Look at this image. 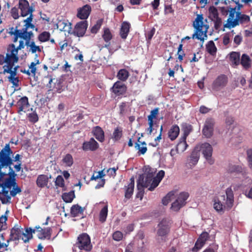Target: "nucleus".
Segmentation results:
<instances>
[{"label":"nucleus","mask_w":252,"mask_h":252,"mask_svg":"<svg viewBox=\"0 0 252 252\" xmlns=\"http://www.w3.org/2000/svg\"><path fill=\"white\" fill-rule=\"evenodd\" d=\"M24 48V45L23 42H21L17 48L13 44H12L8 47L5 56L0 54V65H3V70L0 72V74H9L7 76L8 80L12 84V87L15 88H18L19 86L20 80L17 74L19 66H14V64L18 62L19 60L18 50Z\"/></svg>","instance_id":"nucleus-1"},{"label":"nucleus","mask_w":252,"mask_h":252,"mask_svg":"<svg viewBox=\"0 0 252 252\" xmlns=\"http://www.w3.org/2000/svg\"><path fill=\"white\" fill-rule=\"evenodd\" d=\"M9 177L0 182L1 189L0 191V200L2 204L10 202L11 196H15L21 192V189L16 182L15 172L8 175Z\"/></svg>","instance_id":"nucleus-2"},{"label":"nucleus","mask_w":252,"mask_h":252,"mask_svg":"<svg viewBox=\"0 0 252 252\" xmlns=\"http://www.w3.org/2000/svg\"><path fill=\"white\" fill-rule=\"evenodd\" d=\"M226 197L224 194L218 195L213 199V207L219 213L222 214L226 210L230 209L233 205L234 195L232 189L228 188L225 190Z\"/></svg>","instance_id":"nucleus-3"},{"label":"nucleus","mask_w":252,"mask_h":252,"mask_svg":"<svg viewBox=\"0 0 252 252\" xmlns=\"http://www.w3.org/2000/svg\"><path fill=\"white\" fill-rule=\"evenodd\" d=\"M192 26L194 29V32L192 38L204 42L207 38V33L209 28L207 19L204 18L202 14H197Z\"/></svg>","instance_id":"nucleus-4"},{"label":"nucleus","mask_w":252,"mask_h":252,"mask_svg":"<svg viewBox=\"0 0 252 252\" xmlns=\"http://www.w3.org/2000/svg\"><path fill=\"white\" fill-rule=\"evenodd\" d=\"M250 22L249 16L236 11V7H234L230 11L226 23L224 24V28L230 29L239 25H248Z\"/></svg>","instance_id":"nucleus-5"},{"label":"nucleus","mask_w":252,"mask_h":252,"mask_svg":"<svg viewBox=\"0 0 252 252\" xmlns=\"http://www.w3.org/2000/svg\"><path fill=\"white\" fill-rule=\"evenodd\" d=\"M35 230L31 228H27L25 232L22 227L19 225H15L11 229L9 238L7 240V243L10 241L22 240L24 243H27L32 238V233H35Z\"/></svg>","instance_id":"nucleus-6"},{"label":"nucleus","mask_w":252,"mask_h":252,"mask_svg":"<svg viewBox=\"0 0 252 252\" xmlns=\"http://www.w3.org/2000/svg\"><path fill=\"white\" fill-rule=\"evenodd\" d=\"M154 178V174L152 172L145 173L139 176L137 184L138 190L137 196L143 194L144 188H148V189L151 191L154 190L151 189V187H152Z\"/></svg>","instance_id":"nucleus-7"},{"label":"nucleus","mask_w":252,"mask_h":252,"mask_svg":"<svg viewBox=\"0 0 252 252\" xmlns=\"http://www.w3.org/2000/svg\"><path fill=\"white\" fill-rule=\"evenodd\" d=\"M43 81L48 82L46 86L50 91L60 93L63 90V81L61 79L53 78L51 75H47L44 77Z\"/></svg>","instance_id":"nucleus-8"},{"label":"nucleus","mask_w":252,"mask_h":252,"mask_svg":"<svg viewBox=\"0 0 252 252\" xmlns=\"http://www.w3.org/2000/svg\"><path fill=\"white\" fill-rule=\"evenodd\" d=\"M169 222L166 219H163L158 224L157 231V239L159 243L166 241V236L169 232Z\"/></svg>","instance_id":"nucleus-9"},{"label":"nucleus","mask_w":252,"mask_h":252,"mask_svg":"<svg viewBox=\"0 0 252 252\" xmlns=\"http://www.w3.org/2000/svg\"><path fill=\"white\" fill-rule=\"evenodd\" d=\"M196 149L201 152L210 164L214 163V160L212 158L213 147L209 143L207 142L202 143L196 146Z\"/></svg>","instance_id":"nucleus-10"},{"label":"nucleus","mask_w":252,"mask_h":252,"mask_svg":"<svg viewBox=\"0 0 252 252\" xmlns=\"http://www.w3.org/2000/svg\"><path fill=\"white\" fill-rule=\"evenodd\" d=\"M76 246L80 250H83L86 251H90L92 248L91 244V240L89 236L83 233L78 237V242L76 243Z\"/></svg>","instance_id":"nucleus-11"},{"label":"nucleus","mask_w":252,"mask_h":252,"mask_svg":"<svg viewBox=\"0 0 252 252\" xmlns=\"http://www.w3.org/2000/svg\"><path fill=\"white\" fill-rule=\"evenodd\" d=\"M189 194L188 192H183L179 194L176 200L172 203L171 209L173 211H178L186 203Z\"/></svg>","instance_id":"nucleus-12"},{"label":"nucleus","mask_w":252,"mask_h":252,"mask_svg":"<svg viewBox=\"0 0 252 252\" xmlns=\"http://www.w3.org/2000/svg\"><path fill=\"white\" fill-rule=\"evenodd\" d=\"M215 121L212 118H207L204 123L202 134L207 138H211L214 133Z\"/></svg>","instance_id":"nucleus-13"},{"label":"nucleus","mask_w":252,"mask_h":252,"mask_svg":"<svg viewBox=\"0 0 252 252\" xmlns=\"http://www.w3.org/2000/svg\"><path fill=\"white\" fill-rule=\"evenodd\" d=\"M88 27L87 21H82L77 23L71 33L78 37H82L85 34Z\"/></svg>","instance_id":"nucleus-14"},{"label":"nucleus","mask_w":252,"mask_h":252,"mask_svg":"<svg viewBox=\"0 0 252 252\" xmlns=\"http://www.w3.org/2000/svg\"><path fill=\"white\" fill-rule=\"evenodd\" d=\"M19 8L21 10V15L22 17L32 15L33 9L32 7L30 6L29 2L26 0H19Z\"/></svg>","instance_id":"nucleus-15"},{"label":"nucleus","mask_w":252,"mask_h":252,"mask_svg":"<svg viewBox=\"0 0 252 252\" xmlns=\"http://www.w3.org/2000/svg\"><path fill=\"white\" fill-rule=\"evenodd\" d=\"M16 106L18 109L17 113L20 115L22 112H26L30 107L28 98L27 96H23L17 102Z\"/></svg>","instance_id":"nucleus-16"},{"label":"nucleus","mask_w":252,"mask_h":252,"mask_svg":"<svg viewBox=\"0 0 252 252\" xmlns=\"http://www.w3.org/2000/svg\"><path fill=\"white\" fill-rule=\"evenodd\" d=\"M227 83V77L225 75L219 76L213 83L212 88L214 90L218 91L224 87Z\"/></svg>","instance_id":"nucleus-17"},{"label":"nucleus","mask_w":252,"mask_h":252,"mask_svg":"<svg viewBox=\"0 0 252 252\" xmlns=\"http://www.w3.org/2000/svg\"><path fill=\"white\" fill-rule=\"evenodd\" d=\"M209 238V234L207 232H202L195 243L194 247L192 248V251L197 252L200 250L204 246Z\"/></svg>","instance_id":"nucleus-18"},{"label":"nucleus","mask_w":252,"mask_h":252,"mask_svg":"<svg viewBox=\"0 0 252 252\" xmlns=\"http://www.w3.org/2000/svg\"><path fill=\"white\" fill-rule=\"evenodd\" d=\"M17 32H18V35L19 36V38H22L25 40V43H24L23 41H20L19 42V44L21 42H23L24 46L27 44L28 42L31 41V37L33 36L32 32V31L28 32L26 30V29L23 28L21 30L17 29Z\"/></svg>","instance_id":"nucleus-19"},{"label":"nucleus","mask_w":252,"mask_h":252,"mask_svg":"<svg viewBox=\"0 0 252 252\" xmlns=\"http://www.w3.org/2000/svg\"><path fill=\"white\" fill-rule=\"evenodd\" d=\"M98 147V143L93 138H91L89 141L83 143L82 149L84 151H94L97 150Z\"/></svg>","instance_id":"nucleus-20"},{"label":"nucleus","mask_w":252,"mask_h":252,"mask_svg":"<svg viewBox=\"0 0 252 252\" xmlns=\"http://www.w3.org/2000/svg\"><path fill=\"white\" fill-rule=\"evenodd\" d=\"M91 10V6L89 4H86L78 9L77 16L80 19H86L88 18Z\"/></svg>","instance_id":"nucleus-21"},{"label":"nucleus","mask_w":252,"mask_h":252,"mask_svg":"<svg viewBox=\"0 0 252 252\" xmlns=\"http://www.w3.org/2000/svg\"><path fill=\"white\" fill-rule=\"evenodd\" d=\"M112 90L115 94L119 95L126 93V87L123 83L118 81L114 83Z\"/></svg>","instance_id":"nucleus-22"},{"label":"nucleus","mask_w":252,"mask_h":252,"mask_svg":"<svg viewBox=\"0 0 252 252\" xmlns=\"http://www.w3.org/2000/svg\"><path fill=\"white\" fill-rule=\"evenodd\" d=\"M134 188V179L133 177L130 179V182L127 186H125L124 189L125 191V197L126 199H128L132 196Z\"/></svg>","instance_id":"nucleus-23"},{"label":"nucleus","mask_w":252,"mask_h":252,"mask_svg":"<svg viewBox=\"0 0 252 252\" xmlns=\"http://www.w3.org/2000/svg\"><path fill=\"white\" fill-rule=\"evenodd\" d=\"M52 178L51 175L48 176V175L41 174L38 176L36 179V185L40 188L47 187L48 185L49 179Z\"/></svg>","instance_id":"nucleus-24"},{"label":"nucleus","mask_w":252,"mask_h":252,"mask_svg":"<svg viewBox=\"0 0 252 252\" xmlns=\"http://www.w3.org/2000/svg\"><path fill=\"white\" fill-rule=\"evenodd\" d=\"M35 231L38 232V238L40 239H45L47 238H50L51 237V228H47L42 229L40 226H36L34 229Z\"/></svg>","instance_id":"nucleus-25"},{"label":"nucleus","mask_w":252,"mask_h":252,"mask_svg":"<svg viewBox=\"0 0 252 252\" xmlns=\"http://www.w3.org/2000/svg\"><path fill=\"white\" fill-rule=\"evenodd\" d=\"M130 24L129 22L125 21L122 23L120 31V35L123 39H126L129 32Z\"/></svg>","instance_id":"nucleus-26"},{"label":"nucleus","mask_w":252,"mask_h":252,"mask_svg":"<svg viewBox=\"0 0 252 252\" xmlns=\"http://www.w3.org/2000/svg\"><path fill=\"white\" fill-rule=\"evenodd\" d=\"M234 170L233 171L237 172H242V175H244V178L245 179L242 182V185L244 186H247L248 185H250L252 183V180L251 178L247 176L246 174V172L243 170V168L239 166H234L233 167Z\"/></svg>","instance_id":"nucleus-27"},{"label":"nucleus","mask_w":252,"mask_h":252,"mask_svg":"<svg viewBox=\"0 0 252 252\" xmlns=\"http://www.w3.org/2000/svg\"><path fill=\"white\" fill-rule=\"evenodd\" d=\"M85 208H82L78 204L73 205L70 209V214L72 217H80L83 215Z\"/></svg>","instance_id":"nucleus-28"},{"label":"nucleus","mask_w":252,"mask_h":252,"mask_svg":"<svg viewBox=\"0 0 252 252\" xmlns=\"http://www.w3.org/2000/svg\"><path fill=\"white\" fill-rule=\"evenodd\" d=\"M252 60L250 57L246 54H243L241 58L240 63L242 65L243 68L247 70L251 66Z\"/></svg>","instance_id":"nucleus-29"},{"label":"nucleus","mask_w":252,"mask_h":252,"mask_svg":"<svg viewBox=\"0 0 252 252\" xmlns=\"http://www.w3.org/2000/svg\"><path fill=\"white\" fill-rule=\"evenodd\" d=\"M93 133L96 139L99 142H102L104 140V133L102 129L98 126H95L93 130Z\"/></svg>","instance_id":"nucleus-30"},{"label":"nucleus","mask_w":252,"mask_h":252,"mask_svg":"<svg viewBox=\"0 0 252 252\" xmlns=\"http://www.w3.org/2000/svg\"><path fill=\"white\" fill-rule=\"evenodd\" d=\"M180 132L179 127L175 125L173 126L168 132V137L172 140H174L178 137Z\"/></svg>","instance_id":"nucleus-31"},{"label":"nucleus","mask_w":252,"mask_h":252,"mask_svg":"<svg viewBox=\"0 0 252 252\" xmlns=\"http://www.w3.org/2000/svg\"><path fill=\"white\" fill-rule=\"evenodd\" d=\"M57 28L61 31L68 32L70 33L71 29V24L69 23H67L64 21H60L57 24Z\"/></svg>","instance_id":"nucleus-32"},{"label":"nucleus","mask_w":252,"mask_h":252,"mask_svg":"<svg viewBox=\"0 0 252 252\" xmlns=\"http://www.w3.org/2000/svg\"><path fill=\"white\" fill-rule=\"evenodd\" d=\"M164 174L165 173L163 170H160L157 176L156 177L154 176V180L152 184V187H151V189H154L158 185L163 178Z\"/></svg>","instance_id":"nucleus-33"},{"label":"nucleus","mask_w":252,"mask_h":252,"mask_svg":"<svg viewBox=\"0 0 252 252\" xmlns=\"http://www.w3.org/2000/svg\"><path fill=\"white\" fill-rule=\"evenodd\" d=\"M188 145L186 142V138L185 137H181L180 139V141L176 146L177 152H184Z\"/></svg>","instance_id":"nucleus-34"},{"label":"nucleus","mask_w":252,"mask_h":252,"mask_svg":"<svg viewBox=\"0 0 252 252\" xmlns=\"http://www.w3.org/2000/svg\"><path fill=\"white\" fill-rule=\"evenodd\" d=\"M25 45L30 48L29 51L33 54L36 52L40 53L43 49V47L36 45L33 41L28 42Z\"/></svg>","instance_id":"nucleus-35"},{"label":"nucleus","mask_w":252,"mask_h":252,"mask_svg":"<svg viewBox=\"0 0 252 252\" xmlns=\"http://www.w3.org/2000/svg\"><path fill=\"white\" fill-rule=\"evenodd\" d=\"M230 61L233 65L237 66L240 64V54L238 52H232L230 54Z\"/></svg>","instance_id":"nucleus-36"},{"label":"nucleus","mask_w":252,"mask_h":252,"mask_svg":"<svg viewBox=\"0 0 252 252\" xmlns=\"http://www.w3.org/2000/svg\"><path fill=\"white\" fill-rule=\"evenodd\" d=\"M129 76V72L126 69H121L118 71L117 77L122 81H126Z\"/></svg>","instance_id":"nucleus-37"},{"label":"nucleus","mask_w":252,"mask_h":252,"mask_svg":"<svg viewBox=\"0 0 252 252\" xmlns=\"http://www.w3.org/2000/svg\"><path fill=\"white\" fill-rule=\"evenodd\" d=\"M207 51L211 55H215L217 51L213 41H209L206 45Z\"/></svg>","instance_id":"nucleus-38"},{"label":"nucleus","mask_w":252,"mask_h":252,"mask_svg":"<svg viewBox=\"0 0 252 252\" xmlns=\"http://www.w3.org/2000/svg\"><path fill=\"white\" fill-rule=\"evenodd\" d=\"M63 164L67 167H71L73 164V158L71 155L67 154L62 159Z\"/></svg>","instance_id":"nucleus-39"},{"label":"nucleus","mask_w":252,"mask_h":252,"mask_svg":"<svg viewBox=\"0 0 252 252\" xmlns=\"http://www.w3.org/2000/svg\"><path fill=\"white\" fill-rule=\"evenodd\" d=\"M75 197L74 191L72 190L69 192H65L62 195V198L66 203H70Z\"/></svg>","instance_id":"nucleus-40"},{"label":"nucleus","mask_w":252,"mask_h":252,"mask_svg":"<svg viewBox=\"0 0 252 252\" xmlns=\"http://www.w3.org/2000/svg\"><path fill=\"white\" fill-rule=\"evenodd\" d=\"M9 213V211L7 210L6 211L4 215H2L0 217V231L4 230L7 228L6 221L7 220V214Z\"/></svg>","instance_id":"nucleus-41"},{"label":"nucleus","mask_w":252,"mask_h":252,"mask_svg":"<svg viewBox=\"0 0 252 252\" xmlns=\"http://www.w3.org/2000/svg\"><path fill=\"white\" fill-rule=\"evenodd\" d=\"M209 17L212 20L219 18V13L216 7L214 6H210L209 8Z\"/></svg>","instance_id":"nucleus-42"},{"label":"nucleus","mask_w":252,"mask_h":252,"mask_svg":"<svg viewBox=\"0 0 252 252\" xmlns=\"http://www.w3.org/2000/svg\"><path fill=\"white\" fill-rule=\"evenodd\" d=\"M51 34L49 32L44 31L38 36V39L41 42H44L50 39Z\"/></svg>","instance_id":"nucleus-43"},{"label":"nucleus","mask_w":252,"mask_h":252,"mask_svg":"<svg viewBox=\"0 0 252 252\" xmlns=\"http://www.w3.org/2000/svg\"><path fill=\"white\" fill-rule=\"evenodd\" d=\"M197 150L196 149L194 150L190 156V162L193 165H195L198 162L199 158V153Z\"/></svg>","instance_id":"nucleus-44"},{"label":"nucleus","mask_w":252,"mask_h":252,"mask_svg":"<svg viewBox=\"0 0 252 252\" xmlns=\"http://www.w3.org/2000/svg\"><path fill=\"white\" fill-rule=\"evenodd\" d=\"M39 64L38 60H36L34 62H32L29 66L30 72L31 75L32 76H35L36 72V65Z\"/></svg>","instance_id":"nucleus-45"},{"label":"nucleus","mask_w":252,"mask_h":252,"mask_svg":"<svg viewBox=\"0 0 252 252\" xmlns=\"http://www.w3.org/2000/svg\"><path fill=\"white\" fill-rule=\"evenodd\" d=\"M33 15H30L29 17H28L26 19L24 20V23H25V27L24 29H26V30L28 31L29 28H31L33 29L34 28V26L31 23L32 20Z\"/></svg>","instance_id":"nucleus-46"},{"label":"nucleus","mask_w":252,"mask_h":252,"mask_svg":"<svg viewBox=\"0 0 252 252\" xmlns=\"http://www.w3.org/2000/svg\"><path fill=\"white\" fill-rule=\"evenodd\" d=\"M107 206H104L100 211L99 213V220L102 222H104L107 216Z\"/></svg>","instance_id":"nucleus-47"},{"label":"nucleus","mask_w":252,"mask_h":252,"mask_svg":"<svg viewBox=\"0 0 252 252\" xmlns=\"http://www.w3.org/2000/svg\"><path fill=\"white\" fill-rule=\"evenodd\" d=\"M184 135L182 137L187 138L190 132L192 130V127L190 125L185 124L183 125Z\"/></svg>","instance_id":"nucleus-48"},{"label":"nucleus","mask_w":252,"mask_h":252,"mask_svg":"<svg viewBox=\"0 0 252 252\" xmlns=\"http://www.w3.org/2000/svg\"><path fill=\"white\" fill-rule=\"evenodd\" d=\"M102 37L104 40L106 42H109L112 38V34L109 29L105 28L104 29V33L102 35Z\"/></svg>","instance_id":"nucleus-49"},{"label":"nucleus","mask_w":252,"mask_h":252,"mask_svg":"<svg viewBox=\"0 0 252 252\" xmlns=\"http://www.w3.org/2000/svg\"><path fill=\"white\" fill-rule=\"evenodd\" d=\"M122 136V129L120 127H117L113 133L112 138L115 141L120 139Z\"/></svg>","instance_id":"nucleus-50"},{"label":"nucleus","mask_w":252,"mask_h":252,"mask_svg":"<svg viewBox=\"0 0 252 252\" xmlns=\"http://www.w3.org/2000/svg\"><path fill=\"white\" fill-rule=\"evenodd\" d=\"M102 20H98L97 21L96 24H95L91 29V32L92 33H96L100 28L102 25Z\"/></svg>","instance_id":"nucleus-51"},{"label":"nucleus","mask_w":252,"mask_h":252,"mask_svg":"<svg viewBox=\"0 0 252 252\" xmlns=\"http://www.w3.org/2000/svg\"><path fill=\"white\" fill-rule=\"evenodd\" d=\"M135 148L138 150V154L139 155L145 154L147 151L146 146H141L140 144L138 143H135Z\"/></svg>","instance_id":"nucleus-52"},{"label":"nucleus","mask_w":252,"mask_h":252,"mask_svg":"<svg viewBox=\"0 0 252 252\" xmlns=\"http://www.w3.org/2000/svg\"><path fill=\"white\" fill-rule=\"evenodd\" d=\"M105 176L103 170H101L97 172H95L91 178V180H96L98 179H102Z\"/></svg>","instance_id":"nucleus-53"},{"label":"nucleus","mask_w":252,"mask_h":252,"mask_svg":"<svg viewBox=\"0 0 252 252\" xmlns=\"http://www.w3.org/2000/svg\"><path fill=\"white\" fill-rule=\"evenodd\" d=\"M159 113V108H155L151 110L150 114L148 116V119L154 120L157 119V117Z\"/></svg>","instance_id":"nucleus-54"},{"label":"nucleus","mask_w":252,"mask_h":252,"mask_svg":"<svg viewBox=\"0 0 252 252\" xmlns=\"http://www.w3.org/2000/svg\"><path fill=\"white\" fill-rule=\"evenodd\" d=\"M174 195L173 192H170L168 193L162 200V202L163 205H166L171 200V198Z\"/></svg>","instance_id":"nucleus-55"},{"label":"nucleus","mask_w":252,"mask_h":252,"mask_svg":"<svg viewBox=\"0 0 252 252\" xmlns=\"http://www.w3.org/2000/svg\"><path fill=\"white\" fill-rule=\"evenodd\" d=\"M182 48H183V44H180L179 45V47L178 48V53H177V54L178 55V58L180 62H181L183 60V57L185 55L184 51L182 50Z\"/></svg>","instance_id":"nucleus-56"},{"label":"nucleus","mask_w":252,"mask_h":252,"mask_svg":"<svg viewBox=\"0 0 252 252\" xmlns=\"http://www.w3.org/2000/svg\"><path fill=\"white\" fill-rule=\"evenodd\" d=\"M29 121L32 123H36L38 120V117L35 112L30 113L28 115Z\"/></svg>","instance_id":"nucleus-57"},{"label":"nucleus","mask_w":252,"mask_h":252,"mask_svg":"<svg viewBox=\"0 0 252 252\" xmlns=\"http://www.w3.org/2000/svg\"><path fill=\"white\" fill-rule=\"evenodd\" d=\"M123 237V233L119 231H116L113 233V238L117 241H119L122 239Z\"/></svg>","instance_id":"nucleus-58"},{"label":"nucleus","mask_w":252,"mask_h":252,"mask_svg":"<svg viewBox=\"0 0 252 252\" xmlns=\"http://www.w3.org/2000/svg\"><path fill=\"white\" fill-rule=\"evenodd\" d=\"M55 184L56 186L60 187H63L64 186V180L61 176L59 175L57 176L55 181Z\"/></svg>","instance_id":"nucleus-59"},{"label":"nucleus","mask_w":252,"mask_h":252,"mask_svg":"<svg viewBox=\"0 0 252 252\" xmlns=\"http://www.w3.org/2000/svg\"><path fill=\"white\" fill-rule=\"evenodd\" d=\"M11 14L12 17L15 19H17L19 17L18 8L14 7H13L11 10Z\"/></svg>","instance_id":"nucleus-60"},{"label":"nucleus","mask_w":252,"mask_h":252,"mask_svg":"<svg viewBox=\"0 0 252 252\" xmlns=\"http://www.w3.org/2000/svg\"><path fill=\"white\" fill-rule=\"evenodd\" d=\"M148 125L149 127L147 129V131L149 132V134H151L153 132V126H154V120L148 119Z\"/></svg>","instance_id":"nucleus-61"},{"label":"nucleus","mask_w":252,"mask_h":252,"mask_svg":"<svg viewBox=\"0 0 252 252\" xmlns=\"http://www.w3.org/2000/svg\"><path fill=\"white\" fill-rule=\"evenodd\" d=\"M248 160L251 167H252V149L247 151Z\"/></svg>","instance_id":"nucleus-62"},{"label":"nucleus","mask_w":252,"mask_h":252,"mask_svg":"<svg viewBox=\"0 0 252 252\" xmlns=\"http://www.w3.org/2000/svg\"><path fill=\"white\" fill-rule=\"evenodd\" d=\"M233 8H231L229 6H227L226 7H222L221 9V13L224 15H227L230 14V10Z\"/></svg>","instance_id":"nucleus-63"},{"label":"nucleus","mask_w":252,"mask_h":252,"mask_svg":"<svg viewBox=\"0 0 252 252\" xmlns=\"http://www.w3.org/2000/svg\"><path fill=\"white\" fill-rule=\"evenodd\" d=\"M215 22V27L216 29H218L220 28L221 25V19L220 18H218L216 19L212 20Z\"/></svg>","instance_id":"nucleus-64"}]
</instances>
